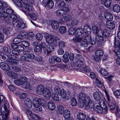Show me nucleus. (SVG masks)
Returning <instances> with one entry per match:
<instances>
[{
  "instance_id": "f257e3e1",
  "label": "nucleus",
  "mask_w": 120,
  "mask_h": 120,
  "mask_svg": "<svg viewBox=\"0 0 120 120\" xmlns=\"http://www.w3.org/2000/svg\"><path fill=\"white\" fill-rule=\"evenodd\" d=\"M79 100V105L81 107L85 105V108L87 110L94 106V103L90 97L83 93H80L78 96Z\"/></svg>"
},
{
  "instance_id": "f03ea898",
  "label": "nucleus",
  "mask_w": 120,
  "mask_h": 120,
  "mask_svg": "<svg viewBox=\"0 0 120 120\" xmlns=\"http://www.w3.org/2000/svg\"><path fill=\"white\" fill-rule=\"evenodd\" d=\"M0 105H2L1 108V111L5 113V116L3 120H9L8 117L9 112V104L5 101L4 97L2 95H0Z\"/></svg>"
},
{
  "instance_id": "7ed1b4c3",
  "label": "nucleus",
  "mask_w": 120,
  "mask_h": 120,
  "mask_svg": "<svg viewBox=\"0 0 120 120\" xmlns=\"http://www.w3.org/2000/svg\"><path fill=\"white\" fill-rule=\"evenodd\" d=\"M24 5L23 7L24 8V12L26 14L29 15L30 16L31 18L33 20H35L36 19V17L35 15L34 14H30V12H31L32 10V8L31 7L29 4L23 2Z\"/></svg>"
},
{
  "instance_id": "20e7f679",
  "label": "nucleus",
  "mask_w": 120,
  "mask_h": 120,
  "mask_svg": "<svg viewBox=\"0 0 120 120\" xmlns=\"http://www.w3.org/2000/svg\"><path fill=\"white\" fill-rule=\"evenodd\" d=\"M109 104L110 110L112 111V112L115 113L117 116H119L120 115V109L116 105L115 102L114 101H111V102Z\"/></svg>"
},
{
  "instance_id": "39448f33",
  "label": "nucleus",
  "mask_w": 120,
  "mask_h": 120,
  "mask_svg": "<svg viewBox=\"0 0 120 120\" xmlns=\"http://www.w3.org/2000/svg\"><path fill=\"white\" fill-rule=\"evenodd\" d=\"M82 58L80 55H78L76 56L75 58V63L73 62L71 63V65L73 66L75 65L78 67H79L80 68H82V66L84 65V63L82 61Z\"/></svg>"
},
{
  "instance_id": "423d86ee",
  "label": "nucleus",
  "mask_w": 120,
  "mask_h": 120,
  "mask_svg": "<svg viewBox=\"0 0 120 120\" xmlns=\"http://www.w3.org/2000/svg\"><path fill=\"white\" fill-rule=\"evenodd\" d=\"M101 101L102 102V104H100V106L99 105L96 106L95 108L97 112L98 113H102L103 112V110H105L106 113L108 111L107 107V106H106L104 101L102 99H101Z\"/></svg>"
},
{
  "instance_id": "0eeeda50",
  "label": "nucleus",
  "mask_w": 120,
  "mask_h": 120,
  "mask_svg": "<svg viewBox=\"0 0 120 120\" xmlns=\"http://www.w3.org/2000/svg\"><path fill=\"white\" fill-rule=\"evenodd\" d=\"M27 80V78L26 77H23L20 78L19 79H16L14 80V83L16 85L18 86H21L25 84V83H28V85H26V87H28L30 86V84L27 82H26Z\"/></svg>"
},
{
  "instance_id": "6e6552de",
  "label": "nucleus",
  "mask_w": 120,
  "mask_h": 120,
  "mask_svg": "<svg viewBox=\"0 0 120 120\" xmlns=\"http://www.w3.org/2000/svg\"><path fill=\"white\" fill-rule=\"evenodd\" d=\"M35 55L33 53H30L27 54L26 56H22L20 58V60L22 61L28 62L31 61L35 58Z\"/></svg>"
},
{
  "instance_id": "1a4fd4ad",
  "label": "nucleus",
  "mask_w": 120,
  "mask_h": 120,
  "mask_svg": "<svg viewBox=\"0 0 120 120\" xmlns=\"http://www.w3.org/2000/svg\"><path fill=\"white\" fill-rule=\"evenodd\" d=\"M96 40L98 44H101L103 42H105L106 39L105 38L102 36L100 32L95 37Z\"/></svg>"
},
{
  "instance_id": "9d476101",
  "label": "nucleus",
  "mask_w": 120,
  "mask_h": 120,
  "mask_svg": "<svg viewBox=\"0 0 120 120\" xmlns=\"http://www.w3.org/2000/svg\"><path fill=\"white\" fill-rule=\"evenodd\" d=\"M50 90V88L48 87H47L44 89V90L42 94L45 97L48 99L50 98L51 96Z\"/></svg>"
},
{
  "instance_id": "9b49d317",
  "label": "nucleus",
  "mask_w": 120,
  "mask_h": 120,
  "mask_svg": "<svg viewBox=\"0 0 120 120\" xmlns=\"http://www.w3.org/2000/svg\"><path fill=\"white\" fill-rule=\"evenodd\" d=\"M6 56L7 57L6 61V62L15 64H18L19 63L18 61L17 60H12V56L11 55L8 54L6 55Z\"/></svg>"
},
{
  "instance_id": "f8f14e48",
  "label": "nucleus",
  "mask_w": 120,
  "mask_h": 120,
  "mask_svg": "<svg viewBox=\"0 0 120 120\" xmlns=\"http://www.w3.org/2000/svg\"><path fill=\"white\" fill-rule=\"evenodd\" d=\"M46 40L47 43L49 44H51L54 42V37L51 35H47L46 37Z\"/></svg>"
},
{
  "instance_id": "ddd939ff",
  "label": "nucleus",
  "mask_w": 120,
  "mask_h": 120,
  "mask_svg": "<svg viewBox=\"0 0 120 120\" xmlns=\"http://www.w3.org/2000/svg\"><path fill=\"white\" fill-rule=\"evenodd\" d=\"M33 103L35 107L39 109V111H41L42 110V108L39 106L40 104L38 102V98H34L33 101Z\"/></svg>"
},
{
  "instance_id": "4468645a",
  "label": "nucleus",
  "mask_w": 120,
  "mask_h": 120,
  "mask_svg": "<svg viewBox=\"0 0 120 120\" xmlns=\"http://www.w3.org/2000/svg\"><path fill=\"white\" fill-rule=\"evenodd\" d=\"M0 66L2 69L4 70H8L10 69V68L9 65L4 62H1Z\"/></svg>"
},
{
  "instance_id": "2eb2a0df",
  "label": "nucleus",
  "mask_w": 120,
  "mask_h": 120,
  "mask_svg": "<svg viewBox=\"0 0 120 120\" xmlns=\"http://www.w3.org/2000/svg\"><path fill=\"white\" fill-rule=\"evenodd\" d=\"M99 32L100 33L102 36L104 38H105L106 39L109 36L110 34L109 31L106 29L104 30L103 31L102 30L101 31V32Z\"/></svg>"
},
{
  "instance_id": "dca6fc26",
  "label": "nucleus",
  "mask_w": 120,
  "mask_h": 120,
  "mask_svg": "<svg viewBox=\"0 0 120 120\" xmlns=\"http://www.w3.org/2000/svg\"><path fill=\"white\" fill-rule=\"evenodd\" d=\"M71 19V15H67L65 16H63L60 18V20H61V22H65L67 21H69Z\"/></svg>"
},
{
  "instance_id": "f3484780",
  "label": "nucleus",
  "mask_w": 120,
  "mask_h": 120,
  "mask_svg": "<svg viewBox=\"0 0 120 120\" xmlns=\"http://www.w3.org/2000/svg\"><path fill=\"white\" fill-rule=\"evenodd\" d=\"M25 105L27 108H31L32 106V101L29 98L26 99L24 101Z\"/></svg>"
},
{
  "instance_id": "a211bd4d",
  "label": "nucleus",
  "mask_w": 120,
  "mask_h": 120,
  "mask_svg": "<svg viewBox=\"0 0 120 120\" xmlns=\"http://www.w3.org/2000/svg\"><path fill=\"white\" fill-rule=\"evenodd\" d=\"M44 87L42 85H40L37 88L36 92L38 94L40 95L42 94L43 92Z\"/></svg>"
},
{
  "instance_id": "6ab92c4d",
  "label": "nucleus",
  "mask_w": 120,
  "mask_h": 120,
  "mask_svg": "<svg viewBox=\"0 0 120 120\" xmlns=\"http://www.w3.org/2000/svg\"><path fill=\"white\" fill-rule=\"evenodd\" d=\"M83 32L87 34H90L91 31V28L88 26H85L82 29Z\"/></svg>"
},
{
  "instance_id": "aec40b11",
  "label": "nucleus",
  "mask_w": 120,
  "mask_h": 120,
  "mask_svg": "<svg viewBox=\"0 0 120 120\" xmlns=\"http://www.w3.org/2000/svg\"><path fill=\"white\" fill-rule=\"evenodd\" d=\"M48 106L49 109L51 110H54L56 108V105L53 102L49 101L48 103Z\"/></svg>"
},
{
  "instance_id": "412c9836",
  "label": "nucleus",
  "mask_w": 120,
  "mask_h": 120,
  "mask_svg": "<svg viewBox=\"0 0 120 120\" xmlns=\"http://www.w3.org/2000/svg\"><path fill=\"white\" fill-rule=\"evenodd\" d=\"M106 26L110 30L113 29L115 27V25L112 21H109L106 22Z\"/></svg>"
},
{
  "instance_id": "4be33fe9",
  "label": "nucleus",
  "mask_w": 120,
  "mask_h": 120,
  "mask_svg": "<svg viewBox=\"0 0 120 120\" xmlns=\"http://www.w3.org/2000/svg\"><path fill=\"white\" fill-rule=\"evenodd\" d=\"M51 25L52 28L56 30H57L59 27L58 23L56 21H52L51 22Z\"/></svg>"
},
{
  "instance_id": "5701e85b",
  "label": "nucleus",
  "mask_w": 120,
  "mask_h": 120,
  "mask_svg": "<svg viewBox=\"0 0 120 120\" xmlns=\"http://www.w3.org/2000/svg\"><path fill=\"white\" fill-rule=\"evenodd\" d=\"M78 119L79 120H84L86 118L85 114L81 112L79 113L77 115Z\"/></svg>"
},
{
  "instance_id": "b1692460",
  "label": "nucleus",
  "mask_w": 120,
  "mask_h": 120,
  "mask_svg": "<svg viewBox=\"0 0 120 120\" xmlns=\"http://www.w3.org/2000/svg\"><path fill=\"white\" fill-rule=\"evenodd\" d=\"M61 98L63 99H65L67 97V93L65 90L62 89L60 90L59 93Z\"/></svg>"
},
{
  "instance_id": "393cba45",
  "label": "nucleus",
  "mask_w": 120,
  "mask_h": 120,
  "mask_svg": "<svg viewBox=\"0 0 120 120\" xmlns=\"http://www.w3.org/2000/svg\"><path fill=\"white\" fill-rule=\"evenodd\" d=\"M70 112L68 110H65L64 111L63 116L65 119L69 118L70 116Z\"/></svg>"
},
{
  "instance_id": "a878e982",
  "label": "nucleus",
  "mask_w": 120,
  "mask_h": 120,
  "mask_svg": "<svg viewBox=\"0 0 120 120\" xmlns=\"http://www.w3.org/2000/svg\"><path fill=\"white\" fill-rule=\"evenodd\" d=\"M38 102L41 106H45L46 105V101L43 98H38Z\"/></svg>"
},
{
  "instance_id": "bb28decb",
  "label": "nucleus",
  "mask_w": 120,
  "mask_h": 120,
  "mask_svg": "<svg viewBox=\"0 0 120 120\" xmlns=\"http://www.w3.org/2000/svg\"><path fill=\"white\" fill-rule=\"evenodd\" d=\"M8 75L10 77L14 79L17 78L18 76L17 74L12 71H10L8 74Z\"/></svg>"
},
{
  "instance_id": "cd10ccee",
  "label": "nucleus",
  "mask_w": 120,
  "mask_h": 120,
  "mask_svg": "<svg viewBox=\"0 0 120 120\" xmlns=\"http://www.w3.org/2000/svg\"><path fill=\"white\" fill-rule=\"evenodd\" d=\"M94 99L97 101H99L101 99L100 95L97 92H94L93 94Z\"/></svg>"
},
{
  "instance_id": "c85d7f7f",
  "label": "nucleus",
  "mask_w": 120,
  "mask_h": 120,
  "mask_svg": "<svg viewBox=\"0 0 120 120\" xmlns=\"http://www.w3.org/2000/svg\"><path fill=\"white\" fill-rule=\"evenodd\" d=\"M83 32L82 28H79L77 29L75 31V34L77 37H79L82 35Z\"/></svg>"
},
{
  "instance_id": "c756f323",
  "label": "nucleus",
  "mask_w": 120,
  "mask_h": 120,
  "mask_svg": "<svg viewBox=\"0 0 120 120\" xmlns=\"http://www.w3.org/2000/svg\"><path fill=\"white\" fill-rule=\"evenodd\" d=\"M20 22L17 19L14 20L12 21V24L14 26L17 28L18 29Z\"/></svg>"
},
{
  "instance_id": "7c9ffc66",
  "label": "nucleus",
  "mask_w": 120,
  "mask_h": 120,
  "mask_svg": "<svg viewBox=\"0 0 120 120\" xmlns=\"http://www.w3.org/2000/svg\"><path fill=\"white\" fill-rule=\"evenodd\" d=\"M105 17L106 19L109 21L112 20L113 18L112 15L109 13H106L105 15Z\"/></svg>"
},
{
  "instance_id": "2f4dec72",
  "label": "nucleus",
  "mask_w": 120,
  "mask_h": 120,
  "mask_svg": "<svg viewBox=\"0 0 120 120\" xmlns=\"http://www.w3.org/2000/svg\"><path fill=\"white\" fill-rule=\"evenodd\" d=\"M59 67L61 68V70L62 72L65 73L69 71L68 67L66 66H60Z\"/></svg>"
},
{
  "instance_id": "473e14b6",
  "label": "nucleus",
  "mask_w": 120,
  "mask_h": 120,
  "mask_svg": "<svg viewBox=\"0 0 120 120\" xmlns=\"http://www.w3.org/2000/svg\"><path fill=\"white\" fill-rule=\"evenodd\" d=\"M113 9L114 11L118 13L120 11V7L118 4H116L113 6Z\"/></svg>"
},
{
  "instance_id": "72a5a7b5",
  "label": "nucleus",
  "mask_w": 120,
  "mask_h": 120,
  "mask_svg": "<svg viewBox=\"0 0 120 120\" xmlns=\"http://www.w3.org/2000/svg\"><path fill=\"white\" fill-rule=\"evenodd\" d=\"M46 49L47 52L49 53L54 50V48L53 46L49 45H47Z\"/></svg>"
},
{
  "instance_id": "f704fd0d",
  "label": "nucleus",
  "mask_w": 120,
  "mask_h": 120,
  "mask_svg": "<svg viewBox=\"0 0 120 120\" xmlns=\"http://www.w3.org/2000/svg\"><path fill=\"white\" fill-rule=\"evenodd\" d=\"M57 15L60 16L64 15L66 14V11L62 9L59 10H57L56 12Z\"/></svg>"
},
{
  "instance_id": "c9c22d12",
  "label": "nucleus",
  "mask_w": 120,
  "mask_h": 120,
  "mask_svg": "<svg viewBox=\"0 0 120 120\" xmlns=\"http://www.w3.org/2000/svg\"><path fill=\"white\" fill-rule=\"evenodd\" d=\"M64 108L63 106L62 105H59L58 107V112L60 115H62L64 112Z\"/></svg>"
},
{
  "instance_id": "e433bc0d",
  "label": "nucleus",
  "mask_w": 120,
  "mask_h": 120,
  "mask_svg": "<svg viewBox=\"0 0 120 120\" xmlns=\"http://www.w3.org/2000/svg\"><path fill=\"white\" fill-rule=\"evenodd\" d=\"M59 31L60 33H64L66 31V27L64 26H60L59 29Z\"/></svg>"
},
{
  "instance_id": "4c0bfd02",
  "label": "nucleus",
  "mask_w": 120,
  "mask_h": 120,
  "mask_svg": "<svg viewBox=\"0 0 120 120\" xmlns=\"http://www.w3.org/2000/svg\"><path fill=\"white\" fill-rule=\"evenodd\" d=\"M96 55L98 57H100L102 56L104 54V52L101 50H98L95 52Z\"/></svg>"
},
{
  "instance_id": "58836bf2",
  "label": "nucleus",
  "mask_w": 120,
  "mask_h": 120,
  "mask_svg": "<svg viewBox=\"0 0 120 120\" xmlns=\"http://www.w3.org/2000/svg\"><path fill=\"white\" fill-rule=\"evenodd\" d=\"M92 30L93 32L95 33L97 35L100 32H101V30H99L98 27L95 26H93L92 28Z\"/></svg>"
},
{
  "instance_id": "ea45409f",
  "label": "nucleus",
  "mask_w": 120,
  "mask_h": 120,
  "mask_svg": "<svg viewBox=\"0 0 120 120\" xmlns=\"http://www.w3.org/2000/svg\"><path fill=\"white\" fill-rule=\"evenodd\" d=\"M112 0H105L104 4L105 6L107 8L109 7L111 4Z\"/></svg>"
},
{
  "instance_id": "a19ab883",
  "label": "nucleus",
  "mask_w": 120,
  "mask_h": 120,
  "mask_svg": "<svg viewBox=\"0 0 120 120\" xmlns=\"http://www.w3.org/2000/svg\"><path fill=\"white\" fill-rule=\"evenodd\" d=\"M100 73L104 76H107L108 75V72L104 69H101L100 71Z\"/></svg>"
},
{
  "instance_id": "79ce46f5",
  "label": "nucleus",
  "mask_w": 120,
  "mask_h": 120,
  "mask_svg": "<svg viewBox=\"0 0 120 120\" xmlns=\"http://www.w3.org/2000/svg\"><path fill=\"white\" fill-rule=\"evenodd\" d=\"M34 34L32 32H29L27 34V38L30 40H32L34 39Z\"/></svg>"
},
{
  "instance_id": "37998d69",
  "label": "nucleus",
  "mask_w": 120,
  "mask_h": 120,
  "mask_svg": "<svg viewBox=\"0 0 120 120\" xmlns=\"http://www.w3.org/2000/svg\"><path fill=\"white\" fill-rule=\"evenodd\" d=\"M53 2L52 0H49L48 1L47 5L48 7V8L49 9L52 8L53 7Z\"/></svg>"
},
{
  "instance_id": "c03bdc74",
  "label": "nucleus",
  "mask_w": 120,
  "mask_h": 120,
  "mask_svg": "<svg viewBox=\"0 0 120 120\" xmlns=\"http://www.w3.org/2000/svg\"><path fill=\"white\" fill-rule=\"evenodd\" d=\"M71 105L72 106H75L77 105V103L76 99L73 98L71 100Z\"/></svg>"
},
{
  "instance_id": "a18cd8bd",
  "label": "nucleus",
  "mask_w": 120,
  "mask_h": 120,
  "mask_svg": "<svg viewBox=\"0 0 120 120\" xmlns=\"http://www.w3.org/2000/svg\"><path fill=\"white\" fill-rule=\"evenodd\" d=\"M30 116L31 118L34 120H39L40 119L39 117L35 114L31 113H30Z\"/></svg>"
},
{
  "instance_id": "49530a36",
  "label": "nucleus",
  "mask_w": 120,
  "mask_h": 120,
  "mask_svg": "<svg viewBox=\"0 0 120 120\" xmlns=\"http://www.w3.org/2000/svg\"><path fill=\"white\" fill-rule=\"evenodd\" d=\"M89 43L86 41L84 39L81 41L80 43V45L84 47H86L88 44H90Z\"/></svg>"
},
{
  "instance_id": "de8ad7c7",
  "label": "nucleus",
  "mask_w": 120,
  "mask_h": 120,
  "mask_svg": "<svg viewBox=\"0 0 120 120\" xmlns=\"http://www.w3.org/2000/svg\"><path fill=\"white\" fill-rule=\"evenodd\" d=\"M43 35L41 34L38 33L36 34V39L38 41L41 40L43 39Z\"/></svg>"
},
{
  "instance_id": "09e8293b",
  "label": "nucleus",
  "mask_w": 120,
  "mask_h": 120,
  "mask_svg": "<svg viewBox=\"0 0 120 120\" xmlns=\"http://www.w3.org/2000/svg\"><path fill=\"white\" fill-rule=\"evenodd\" d=\"M52 97L54 101H57L59 99V96L57 94L53 93Z\"/></svg>"
},
{
  "instance_id": "8fccbe9b",
  "label": "nucleus",
  "mask_w": 120,
  "mask_h": 120,
  "mask_svg": "<svg viewBox=\"0 0 120 120\" xmlns=\"http://www.w3.org/2000/svg\"><path fill=\"white\" fill-rule=\"evenodd\" d=\"M65 3L63 1L60 2L58 4V7L60 8H63L65 6Z\"/></svg>"
},
{
  "instance_id": "3c124183",
  "label": "nucleus",
  "mask_w": 120,
  "mask_h": 120,
  "mask_svg": "<svg viewBox=\"0 0 120 120\" xmlns=\"http://www.w3.org/2000/svg\"><path fill=\"white\" fill-rule=\"evenodd\" d=\"M96 85L98 87H101L103 86V83L99 81L97 78H96Z\"/></svg>"
},
{
  "instance_id": "603ef678",
  "label": "nucleus",
  "mask_w": 120,
  "mask_h": 120,
  "mask_svg": "<svg viewBox=\"0 0 120 120\" xmlns=\"http://www.w3.org/2000/svg\"><path fill=\"white\" fill-rule=\"evenodd\" d=\"M75 30L74 28H71L69 29L68 31V33L71 35H74L75 33Z\"/></svg>"
},
{
  "instance_id": "864d4df0",
  "label": "nucleus",
  "mask_w": 120,
  "mask_h": 120,
  "mask_svg": "<svg viewBox=\"0 0 120 120\" xmlns=\"http://www.w3.org/2000/svg\"><path fill=\"white\" fill-rule=\"evenodd\" d=\"M84 39L90 44V42L91 41V38L89 34L86 36Z\"/></svg>"
},
{
  "instance_id": "5fc2aeb1",
  "label": "nucleus",
  "mask_w": 120,
  "mask_h": 120,
  "mask_svg": "<svg viewBox=\"0 0 120 120\" xmlns=\"http://www.w3.org/2000/svg\"><path fill=\"white\" fill-rule=\"evenodd\" d=\"M21 44L23 46L28 47L30 45V44L28 42L26 41H23L22 42Z\"/></svg>"
},
{
  "instance_id": "6e6d98bb",
  "label": "nucleus",
  "mask_w": 120,
  "mask_h": 120,
  "mask_svg": "<svg viewBox=\"0 0 120 120\" xmlns=\"http://www.w3.org/2000/svg\"><path fill=\"white\" fill-rule=\"evenodd\" d=\"M3 31L4 33L6 34L7 35L10 34L9 30L7 28H3Z\"/></svg>"
},
{
  "instance_id": "4d7b16f0",
  "label": "nucleus",
  "mask_w": 120,
  "mask_h": 120,
  "mask_svg": "<svg viewBox=\"0 0 120 120\" xmlns=\"http://www.w3.org/2000/svg\"><path fill=\"white\" fill-rule=\"evenodd\" d=\"M20 0L21 1L19 0L16 4L17 5L18 7H22L24 6V5L23 3V2H24L22 0Z\"/></svg>"
},
{
  "instance_id": "13d9d810",
  "label": "nucleus",
  "mask_w": 120,
  "mask_h": 120,
  "mask_svg": "<svg viewBox=\"0 0 120 120\" xmlns=\"http://www.w3.org/2000/svg\"><path fill=\"white\" fill-rule=\"evenodd\" d=\"M82 69L83 71L87 72H89L91 71V69L88 66H85L82 68Z\"/></svg>"
},
{
  "instance_id": "bf43d9fd",
  "label": "nucleus",
  "mask_w": 120,
  "mask_h": 120,
  "mask_svg": "<svg viewBox=\"0 0 120 120\" xmlns=\"http://www.w3.org/2000/svg\"><path fill=\"white\" fill-rule=\"evenodd\" d=\"M6 12L8 14V15L10 16L12 13H14V11L13 10L10 9H8L6 10Z\"/></svg>"
},
{
  "instance_id": "052dcab7",
  "label": "nucleus",
  "mask_w": 120,
  "mask_h": 120,
  "mask_svg": "<svg viewBox=\"0 0 120 120\" xmlns=\"http://www.w3.org/2000/svg\"><path fill=\"white\" fill-rule=\"evenodd\" d=\"M65 43L63 41H60L59 44V46L60 48H64L65 46Z\"/></svg>"
},
{
  "instance_id": "680f3d73",
  "label": "nucleus",
  "mask_w": 120,
  "mask_h": 120,
  "mask_svg": "<svg viewBox=\"0 0 120 120\" xmlns=\"http://www.w3.org/2000/svg\"><path fill=\"white\" fill-rule=\"evenodd\" d=\"M27 96V94L26 93H22L20 94L19 97L21 99H24Z\"/></svg>"
},
{
  "instance_id": "e2e57ef3",
  "label": "nucleus",
  "mask_w": 120,
  "mask_h": 120,
  "mask_svg": "<svg viewBox=\"0 0 120 120\" xmlns=\"http://www.w3.org/2000/svg\"><path fill=\"white\" fill-rule=\"evenodd\" d=\"M41 50L40 46L38 45L34 49V51L36 52H41Z\"/></svg>"
},
{
  "instance_id": "0e129e2a",
  "label": "nucleus",
  "mask_w": 120,
  "mask_h": 120,
  "mask_svg": "<svg viewBox=\"0 0 120 120\" xmlns=\"http://www.w3.org/2000/svg\"><path fill=\"white\" fill-rule=\"evenodd\" d=\"M82 38L81 37L77 38H74L73 39L74 41L75 42H80L81 43L82 40Z\"/></svg>"
},
{
  "instance_id": "69168bd1",
  "label": "nucleus",
  "mask_w": 120,
  "mask_h": 120,
  "mask_svg": "<svg viewBox=\"0 0 120 120\" xmlns=\"http://www.w3.org/2000/svg\"><path fill=\"white\" fill-rule=\"evenodd\" d=\"M26 27L25 24L23 23H20L19 26L18 28L19 29H20L25 28Z\"/></svg>"
},
{
  "instance_id": "338daca9",
  "label": "nucleus",
  "mask_w": 120,
  "mask_h": 120,
  "mask_svg": "<svg viewBox=\"0 0 120 120\" xmlns=\"http://www.w3.org/2000/svg\"><path fill=\"white\" fill-rule=\"evenodd\" d=\"M3 50L5 52L10 53H11V51L10 49L6 47H4L3 48Z\"/></svg>"
},
{
  "instance_id": "774afa93",
  "label": "nucleus",
  "mask_w": 120,
  "mask_h": 120,
  "mask_svg": "<svg viewBox=\"0 0 120 120\" xmlns=\"http://www.w3.org/2000/svg\"><path fill=\"white\" fill-rule=\"evenodd\" d=\"M113 93L116 96H119L120 95V90H116L113 92Z\"/></svg>"
}]
</instances>
